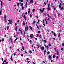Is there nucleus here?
<instances>
[{
	"mask_svg": "<svg viewBox=\"0 0 64 64\" xmlns=\"http://www.w3.org/2000/svg\"><path fill=\"white\" fill-rule=\"evenodd\" d=\"M25 30L26 32L27 31V30H28V26H26L25 27Z\"/></svg>",
	"mask_w": 64,
	"mask_h": 64,
	"instance_id": "obj_1",
	"label": "nucleus"
},
{
	"mask_svg": "<svg viewBox=\"0 0 64 64\" xmlns=\"http://www.w3.org/2000/svg\"><path fill=\"white\" fill-rule=\"evenodd\" d=\"M30 37L31 38V39H32V38L33 39L34 38V35L32 34L30 35Z\"/></svg>",
	"mask_w": 64,
	"mask_h": 64,
	"instance_id": "obj_2",
	"label": "nucleus"
},
{
	"mask_svg": "<svg viewBox=\"0 0 64 64\" xmlns=\"http://www.w3.org/2000/svg\"><path fill=\"white\" fill-rule=\"evenodd\" d=\"M48 10L50 11V4H48Z\"/></svg>",
	"mask_w": 64,
	"mask_h": 64,
	"instance_id": "obj_3",
	"label": "nucleus"
},
{
	"mask_svg": "<svg viewBox=\"0 0 64 64\" xmlns=\"http://www.w3.org/2000/svg\"><path fill=\"white\" fill-rule=\"evenodd\" d=\"M4 21H5V22H7V20H6V16H4Z\"/></svg>",
	"mask_w": 64,
	"mask_h": 64,
	"instance_id": "obj_4",
	"label": "nucleus"
},
{
	"mask_svg": "<svg viewBox=\"0 0 64 64\" xmlns=\"http://www.w3.org/2000/svg\"><path fill=\"white\" fill-rule=\"evenodd\" d=\"M23 17H24V19L25 20H27V18H26V16H25V15H24Z\"/></svg>",
	"mask_w": 64,
	"mask_h": 64,
	"instance_id": "obj_5",
	"label": "nucleus"
},
{
	"mask_svg": "<svg viewBox=\"0 0 64 64\" xmlns=\"http://www.w3.org/2000/svg\"><path fill=\"white\" fill-rule=\"evenodd\" d=\"M30 4H31V3H33V0H30Z\"/></svg>",
	"mask_w": 64,
	"mask_h": 64,
	"instance_id": "obj_6",
	"label": "nucleus"
},
{
	"mask_svg": "<svg viewBox=\"0 0 64 64\" xmlns=\"http://www.w3.org/2000/svg\"><path fill=\"white\" fill-rule=\"evenodd\" d=\"M44 48L43 47H42L40 48V49H41L42 50H44Z\"/></svg>",
	"mask_w": 64,
	"mask_h": 64,
	"instance_id": "obj_7",
	"label": "nucleus"
},
{
	"mask_svg": "<svg viewBox=\"0 0 64 64\" xmlns=\"http://www.w3.org/2000/svg\"><path fill=\"white\" fill-rule=\"evenodd\" d=\"M0 2L1 3V6L2 7H3V4H2V1L1 0L0 1Z\"/></svg>",
	"mask_w": 64,
	"mask_h": 64,
	"instance_id": "obj_8",
	"label": "nucleus"
},
{
	"mask_svg": "<svg viewBox=\"0 0 64 64\" xmlns=\"http://www.w3.org/2000/svg\"><path fill=\"white\" fill-rule=\"evenodd\" d=\"M28 10L29 11H28V13L29 14L30 13H31V10H30V9H28Z\"/></svg>",
	"mask_w": 64,
	"mask_h": 64,
	"instance_id": "obj_9",
	"label": "nucleus"
},
{
	"mask_svg": "<svg viewBox=\"0 0 64 64\" xmlns=\"http://www.w3.org/2000/svg\"><path fill=\"white\" fill-rule=\"evenodd\" d=\"M56 53L57 55H59V52L58 51V50L56 51Z\"/></svg>",
	"mask_w": 64,
	"mask_h": 64,
	"instance_id": "obj_10",
	"label": "nucleus"
},
{
	"mask_svg": "<svg viewBox=\"0 0 64 64\" xmlns=\"http://www.w3.org/2000/svg\"><path fill=\"white\" fill-rule=\"evenodd\" d=\"M46 49L47 50H49V46H46Z\"/></svg>",
	"mask_w": 64,
	"mask_h": 64,
	"instance_id": "obj_11",
	"label": "nucleus"
},
{
	"mask_svg": "<svg viewBox=\"0 0 64 64\" xmlns=\"http://www.w3.org/2000/svg\"><path fill=\"white\" fill-rule=\"evenodd\" d=\"M60 5L59 6V7L60 8H61V6H62V4H60Z\"/></svg>",
	"mask_w": 64,
	"mask_h": 64,
	"instance_id": "obj_12",
	"label": "nucleus"
},
{
	"mask_svg": "<svg viewBox=\"0 0 64 64\" xmlns=\"http://www.w3.org/2000/svg\"><path fill=\"white\" fill-rule=\"evenodd\" d=\"M29 27L30 28V29L32 30H33V28H32L31 27V26H29Z\"/></svg>",
	"mask_w": 64,
	"mask_h": 64,
	"instance_id": "obj_13",
	"label": "nucleus"
},
{
	"mask_svg": "<svg viewBox=\"0 0 64 64\" xmlns=\"http://www.w3.org/2000/svg\"><path fill=\"white\" fill-rule=\"evenodd\" d=\"M16 31H17V26H16L15 28Z\"/></svg>",
	"mask_w": 64,
	"mask_h": 64,
	"instance_id": "obj_14",
	"label": "nucleus"
},
{
	"mask_svg": "<svg viewBox=\"0 0 64 64\" xmlns=\"http://www.w3.org/2000/svg\"><path fill=\"white\" fill-rule=\"evenodd\" d=\"M2 10H1L0 11V15H2V14L1 13H2Z\"/></svg>",
	"mask_w": 64,
	"mask_h": 64,
	"instance_id": "obj_15",
	"label": "nucleus"
},
{
	"mask_svg": "<svg viewBox=\"0 0 64 64\" xmlns=\"http://www.w3.org/2000/svg\"><path fill=\"white\" fill-rule=\"evenodd\" d=\"M28 5V3H27V2H26V7H27V6Z\"/></svg>",
	"mask_w": 64,
	"mask_h": 64,
	"instance_id": "obj_16",
	"label": "nucleus"
},
{
	"mask_svg": "<svg viewBox=\"0 0 64 64\" xmlns=\"http://www.w3.org/2000/svg\"><path fill=\"white\" fill-rule=\"evenodd\" d=\"M8 21H9L10 22H12V20H9Z\"/></svg>",
	"mask_w": 64,
	"mask_h": 64,
	"instance_id": "obj_17",
	"label": "nucleus"
},
{
	"mask_svg": "<svg viewBox=\"0 0 64 64\" xmlns=\"http://www.w3.org/2000/svg\"><path fill=\"white\" fill-rule=\"evenodd\" d=\"M53 58H56V56H55L54 55L53 56Z\"/></svg>",
	"mask_w": 64,
	"mask_h": 64,
	"instance_id": "obj_18",
	"label": "nucleus"
},
{
	"mask_svg": "<svg viewBox=\"0 0 64 64\" xmlns=\"http://www.w3.org/2000/svg\"><path fill=\"white\" fill-rule=\"evenodd\" d=\"M48 58H52V56H48Z\"/></svg>",
	"mask_w": 64,
	"mask_h": 64,
	"instance_id": "obj_19",
	"label": "nucleus"
},
{
	"mask_svg": "<svg viewBox=\"0 0 64 64\" xmlns=\"http://www.w3.org/2000/svg\"><path fill=\"white\" fill-rule=\"evenodd\" d=\"M35 23H36V21L35 20L33 22V24H35Z\"/></svg>",
	"mask_w": 64,
	"mask_h": 64,
	"instance_id": "obj_20",
	"label": "nucleus"
},
{
	"mask_svg": "<svg viewBox=\"0 0 64 64\" xmlns=\"http://www.w3.org/2000/svg\"><path fill=\"white\" fill-rule=\"evenodd\" d=\"M35 9H33L32 12H35Z\"/></svg>",
	"mask_w": 64,
	"mask_h": 64,
	"instance_id": "obj_21",
	"label": "nucleus"
},
{
	"mask_svg": "<svg viewBox=\"0 0 64 64\" xmlns=\"http://www.w3.org/2000/svg\"><path fill=\"white\" fill-rule=\"evenodd\" d=\"M23 25L24 26H25V22H24V21Z\"/></svg>",
	"mask_w": 64,
	"mask_h": 64,
	"instance_id": "obj_22",
	"label": "nucleus"
},
{
	"mask_svg": "<svg viewBox=\"0 0 64 64\" xmlns=\"http://www.w3.org/2000/svg\"><path fill=\"white\" fill-rule=\"evenodd\" d=\"M40 11L41 12V13H43V11H42V10H41V9H40Z\"/></svg>",
	"mask_w": 64,
	"mask_h": 64,
	"instance_id": "obj_23",
	"label": "nucleus"
},
{
	"mask_svg": "<svg viewBox=\"0 0 64 64\" xmlns=\"http://www.w3.org/2000/svg\"><path fill=\"white\" fill-rule=\"evenodd\" d=\"M51 6H52V7H53V3L52 2L51 3Z\"/></svg>",
	"mask_w": 64,
	"mask_h": 64,
	"instance_id": "obj_24",
	"label": "nucleus"
},
{
	"mask_svg": "<svg viewBox=\"0 0 64 64\" xmlns=\"http://www.w3.org/2000/svg\"><path fill=\"white\" fill-rule=\"evenodd\" d=\"M53 8H54V10H56V8H55V7L54 6L53 7Z\"/></svg>",
	"mask_w": 64,
	"mask_h": 64,
	"instance_id": "obj_25",
	"label": "nucleus"
},
{
	"mask_svg": "<svg viewBox=\"0 0 64 64\" xmlns=\"http://www.w3.org/2000/svg\"><path fill=\"white\" fill-rule=\"evenodd\" d=\"M58 37H60V33H59V34L58 35Z\"/></svg>",
	"mask_w": 64,
	"mask_h": 64,
	"instance_id": "obj_26",
	"label": "nucleus"
},
{
	"mask_svg": "<svg viewBox=\"0 0 64 64\" xmlns=\"http://www.w3.org/2000/svg\"><path fill=\"white\" fill-rule=\"evenodd\" d=\"M46 50H44V54H45L46 53Z\"/></svg>",
	"mask_w": 64,
	"mask_h": 64,
	"instance_id": "obj_27",
	"label": "nucleus"
},
{
	"mask_svg": "<svg viewBox=\"0 0 64 64\" xmlns=\"http://www.w3.org/2000/svg\"><path fill=\"white\" fill-rule=\"evenodd\" d=\"M20 5V3H19L17 5V6H18V7H19Z\"/></svg>",
	"mask_w": 64,
	"mask_h": 64,
	"instance_id": "obj_28",
	"label": "nucleus"
},
{
	"mask_svg": "<svg viewBox=\"0 0 64 64\" xmlns=\"http://www.w3.org/2000/svg\"><path fill=\"white\" fill-rule=\"evenodd\" d=\"M22 50H25V48L24 47V46L22 47Z\"/></svg>",
	"mask_w": 64,
	"mask_h": 64,
	"instance_id": "obj_29",
	"label": "nucleus"
},
{
	"mask_svg": "<svg viewBox=\"0 0 64 64\" xmlns=\"http://www.w3.org/2000/svg\"><path fill=\"white\" fill-rule=\"evenodd\" d=\"M4 38H3L2 39V42H4Z\"/></svg>",
	"mask_w": 64,
	"mask_h": 64,
	"instance_id": "obj_30",
	"label": "nucleus"
},
{
	"mask_svg": "<svg viewBox=\"0 0 64 64\" xmlns=\"http://www.w3.org/2000/svg\"><path fill=\"white\" fill-rule=\"evenodd\" d=\"M50 53V52H47V54H49Z\"/></svg>",
	"mask_w": 64,
	"mask_h": 64,
	"instance_id": "obj_31",
	"label": "nucleus"
},
{
	"mask_svg": "<svg viewBox=\"0 0 64 64\" xmlns=\"http://www.w3.org/2000/svg\"><path fill=\"white\" fill-rule=\"evenodd\" d=\"M18 30L19 31H20V32H21V31H22V30H20V28H19L18 29Z\"/></svg>",
	"mask_w": 64,
	"mask_h": 64,
	"instance_id": "obj_32",
	"label": "nucleus"
},
{
	"mask_svg": "<svg viewBox=\"0 0 64 64\" xmlns=\"http://www.w3.org/2000/svg\"><path fill=\"white\" fill-rule=\"evenodd\" d=\"M11 40H12V38H10V41H11Z\"/></svg>",
	"mask_w": 64,
	"mask_h": 64,
	"instance_id": "obj_33",
	"label": "nucleus"
},
{
	"mask_svg": "<svg viewBox=\"0 0 64 64\" xmlns=\"http://www.w3.org/2000/svg\"><path fill=\"white\" fill-rule=\"evenodd\" d=\"M9 26H8V28H7V30H8H8H9Z\"/></svg>",
	"mask_w": 64,
	"mask_h": 64,
	"instance_id": "obj_34",
	"label": "nucleus"
},
{
	"mask_svg": "<svg viewBox=\"0 0 64 64\" xmlns=\"http://www.w3.org/2000/svg\"><path fill=\"white\" fill-rule=\"evenodd\" d=\"M49 46H50V47H51V44H48Z\"/></svg>",
	"mask_w": 64,
	"mask_h": 64,
	"instance_id": "obj_35",
	"label": "nucleus"
},
{
	"mask_svg": "<svg viewBox=\"0 0 64 64\" xmlns=\"http://www.w3.org/2000/svg\"><path fill=\"white\" fill-rule=\"evenodd\" d=\"M21 35H23V32H22V31H21Z\"/></svg>",
	"mask_w": 64,
	"mask_h": 64,
	"instance_id": "obj_36",
	"label": "nucleus"
},
{
	"mask_svg": "<svg viewBox=\"0 0 64 64\" xmlns=\"http://www.w3.org/2000/svg\"><path fill=\"white\" fill-rule=\"evenodd\" d=\"M44 9H45V8H43L42 11H44Z\"/></svg>",
	"mask_w": 64,
	"mask_h": 64,
	"instance_id": "obj_37",
	"label": "nucleus"
},
{
	"mask_svg": "<svg viewBox=\"0 0 64 64\" xmlns=\"http://www.w3.org/2000/svg\"><path fill=\"white\" fill-rule=\"evenodd\" d=\"M41 35H40V39H41Z\"/></svg>",
	"mask_w": 64,
	"mask_h": 64,
	"instance_id": "obj_38",
	"label": "nucleus"
},
{
	"mask_svg": "<svg viewBox=\"0 0 64 64\" xmlns=\"http://www.w3.org/2000/svg\"><path fill=\"white\" fill-rule=\"evenodd\" d=\"M17 40H18V38H16V39L15 40V41H17Z\"/></svg>",
	"mask_w": 64,
	"mask_h": 64,
	"instance_id": "obj_39",
	"label": "nucleus"
},
{
	"mask_svg": "<svg viewBox=\"0 0 64 64\" xmlns=\"http://www.w3.org/2000/svg\"><path fill=\"white\" fill-rule=\"evenodd\" d=\"M61 10H63V9H64V8H63V7H62L61 8Z\"/></svg>",
	"mask_w": 64,
	"mask_h": 64,
	"instance_id": "obj_40",
	"label": "nucleus"
},
{
	"mask_svg": "<svg viewBox=\"0 0 64 64\" xmlns=\"http://www.w3.org/2000/svg\"><path fill=\"white\" fill-rule=\"evenodd\" d=\"M43 22L44 24L45 23V22L44 21V20H43Z\"/></svg>",
	"mask_w": 64,
	"mask_h": 64,
	"instance_id": "obj_41",
	"label": "nucleus"
},
{
	"mask_svg": "<svg viewBox=\"0 0 64 64\" xmlns=\"http://www.w3.org/2000/svg\"><path fill=\"white\" fill-rule=\"evenodd\" d=\"M62 46H64V43L62 44Z\"/></svg>",
	"mask_w": 64,
	"mask_h": 64,
	"instance_id": "obj_42",
	"label": "nucleus"
},
{
	"mask_svg": "<svg viewBox=\"0 0 64 64\" xmlns=\"http://www.w3.org/2000/svg\"><path fill=\"white\" fill-rule=\"evenodd\" d=\"M27 62H28V63H30V61H28Z\"/></svg>",
	"mask_w": 64,
	"mask_h": 64,
	"instance_id": "obj_43",
	"label": "nucleus"
},
{
	"mask_svg": "<svg viewBox=\"0 0 64 64\" xmlns=\"http://www.w3.org/2000/svg\"><path fill=\"white\" fill-rule=\"evenodd\" d=\"M30 17H32V14H30Z\"/></svg>",
	"mask_w": 64,
	"mask_h": 64,
	"instance_id": "obj_44",
	"label": "nucleus"
},
{
	"mask_svg": "<svg viewBox=\"0 0 64 64\" xmlns=\"http://www.w3.org/2000/svg\"><path fill=\"white\" fill-rule=\"evenodd\" d=\"M30 52V53H32V51H31V50H30L29 51Z\"/></svg>",
	"mask_w": 64,
	"mask_h": 64,
	"instance_id": "obj_45",
	"label": "nucleus"
},
{
	"mask_svg": "<svg viewBox=\"0 0 64 64\" xmlns=\"http://www.w3.org/2000/svg\"><path fill=\"white\" fill-rule=\"evenodd\" d=\"M47 15H48V17H49L50 18V16H49V14H47Z\"/></svg>",
	"mask_w": 64,
	"mask_h": 64,
	"instance_id": "obj_46",
	"label": "nucleus"
},
{
	"mask_svg": "<svg viewBox=\"0 0 64 64\" xmlns=\"http://www.w3.org/2000/svg\"><path fill=\"white\" fill-rule=\"evenodd\" d=\"M20 1H21V2H23V0H19Z\"/></svg>",
	"mask_w": 64,
	"mask_h": 64,
	"instance_id": "obj_47",
	"label": "nucleus"
},
{
	"mask_svg": "<svg viewBox=\"0 0 64 64\" xmlns=\"http://www.w3.org/2000/svg\"><path fill=\"white\" fill-rule=\"evenodd\" d=\"M2 61H3V60H4V59H3V58H2Z\"/></svg>",
	"mask_w": 64,
	"mask_h": 64,
	"instance_id": "obj_48",
	"label": "nucleus"
},
{
	"mask_svg": "<svg viewBox=\"0 0 64 64\" xmlns=\"http://www.w3.org/2000/svg\"><path fill=\"white\" fill-rule=\"evenodd\" d=\"M17 34H19V32H18L16 33Z\"/></svg>",
	"mask_w": 64,
	"mask_h": 64,
	"instance_id": "obj_49",
	"label": "nucleus"
},
{
	"mask_svg": "<svg viewBox=\"0 0 64 64\" xmlns=\"http://www.w3.org/2000/svg\"><path fill=\"white\" fill-rule=\"evenodd\" d=\"M22 57H23V54H22L21 55Z\"/></svg>",
	"mask_w": 64,
	"mask_h": 64,
	"instance_id": "obj_50",
	"label": "nucleus"
},
{
	"mask_svg": "<svg viewBox=\"0 0 64 64\" xmlns=\"http://www.w3.org/2000/svg\"><path fill=\"white\" fill-rule=\"evenodd\" d=\"M23 5V4L22 3L21 4V6H22Z\"/></svg>",
	"mask_w": 64,
	"mask_h": 64,
	"instance_id": "obj_51",
	"label": "nucleus"
},
{
	"mask_svg": "<svg viewBox=\"0 0 64 64\" xmlns=\"http://www.w3.org/2000/svg\"><path fill=\"white\" fill-rule=\"evenodd\" d=\"M14 56H16V53H14Z\"/></svg>",
	"mask_w": 64,
	"mask_h": 64,
	"instance_id": "obj_52",
	"label": "nucleus"
},
{
	"mask_svg": "<svg viewBox=\"0 0 64 64\" xmlns=\"http://www.w3.org/2000/svg\"><path fill=\"white\" fill-rule=\"evenodd\" d=\"M54 36H56L55 34V33H54Z\"/></svg>",
	"mask_w": 64,
	"mask_h": 64,
	"instance_id": "obj_53",
	"label": "nucleus"
},
{
	"mask_svg": "<svg viewBox=\"0 0 64 64\" xmlns=\"http://www.w3.org/2000/svg\"><path fill=\"white\" fill-rule=\"evenodd\" d=\"M46 24H48V22H47V21H46Z\"/></svg>",
	"mask_w": 64,
	"mask_h": 64,
	"instance_id": "obj_54",
	"label": "nucleus"
},
{
	"mask_svg": "<svg viewBox=\"0 0 64 64\" xmlns=\"http://www.w3.org/2000/svg\"><path fill=\"white\" fill-rule=\"evenodd\" d=\"M36 27H37V28H38V25H37V24H36Z\"/></svg>",
	"mask_w": 64,
	"mask_h": 64,
	"instance_id": "obj_55",
	"label": "nucleus"
},
{
	"mask_svg": "<svg viewBox=\"0 0 64 64\" xmlns=\"http://www.w3.org/2000/svg\"><path fill=\"white\" fill-rule=\"evenodd\" d=\"M62 51H63V48H61Z\"/></svg>",
	"mask_w": 64,
	"mask_h": 64,
	"instance_id": "obj_56",
	"label": "nucleus"
},
{
	"mask_svg": "<svg viewBox=\"0 0 64 64\" xmlns=\"http://www.w3.org/2000/svg\"><path fill=\"white\" fill-rule=\"evenodd\" d=\"M40 31H38V33H40Z\"/></svg>",
	"mask_w": 64,
	"mask_h": 64,
	"instance_id": "obj_57",
	"label": "nucleus"
},
{
	"mask_svg": "<svg viewBox=\"0 0 64 64\" xmlns=\"http://www.w3.org/2000/svg\"><path fill=\"white\" fill-rule=\"evenodd\" d=\"M6 62V60H4V63L5 62Z\"/></svg>",
	"mask_w": 64,
	"mask_h": 64,
	"instance_id": "obj_58",
	"label": "nucleus"
},
{
	"mask_svg": "<svg viewBox=\"0 0 64 64\" xmlns=\"http://www.w3.org/2000/svg\"><path fill=\"white\" fill-rule=\"evenodd\" d=\"M24 14H25V13H24V14H22V16H23L24 15Z\"/></svg>",
	"mask_w": 64,
	"mask_h": 64,
	"instance_id": "obj_59",
	"label": "nucleus"
},
{
	"mask_svg": "<svg viewBox=\"0 0 64 64\" xmlns=\"http://www.w3.org/2000/svg\"><path fill=\"white\" fill-rule=\"evenodd\" d=\"M30 43H32V41L31 40H30Z\"/></svg>",
	"mask_w": 64,
	"mask_h": 64,
	"instance_id": "obj_60",
	"label": "nucleus"
},
{
	"mask_svg": "<svg viewBox=\"0 0 64 64\" xmlns=\"http://www.w3.org/2000/svg\"><path fill=\"white\" fill-rule=\"evenodd\" d=\"M37 46H38V48H39V46L38 45H37Z\"/></svg>",
	"mask_w": 64,
	"mask_h": 64,
	"instance_id": "obj_61",
	"label": "nucleus"
},
{
	"mask_svg": "<svg viewBox=\"0 0 64 64\" xmlns=\"http://www.w3.org/2000/svg\"><path fill=\"white\" fill-rule=\"evenodd\" d=\"M58 58H58V56H57L56 57V59H58Z\"/></svg>",
	"mask_w": 64,
	"mask_h": 64,
	"instance_id": "obj_62",
	"label": "nucleus"
},
{
	"mask_svg": "<svg viewBox=\"0 0 64 64\" xmlns=\"http://www.w3.org/2000/svg\"><path fill=\"white\" fill-rule=\"evenodd\" d=\"M8 62H6V64H8Z\"/></svg>",
	"mask_w": 64,
	"mask_h": 64,
	"instance_id": "obj_63",
	"label": "nucleus"
},
{
	"mask_svg": "<svg viewBox=\"0 0 64 64\" xmlns=\"http://www.w3.org/2000/svg\"><path fill=\"white\" fill-rule=\"evenodd\" d=\"M44 41L45 43H46V41L45 40H44Z\"/></svg>",
	"mask_w": 64,
	"mask_h": 64,
	"instance_id": "obj_64",
	"label": "nucleus"
}]
</instances>
